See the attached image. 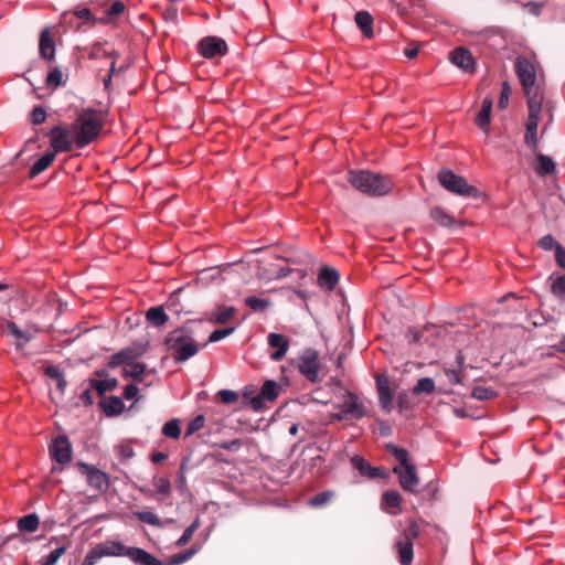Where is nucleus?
Instances as JSON below:
<instances>
[{"label": "nucleus", "instance_id": "26", "mask_svg": "<svg viewBox=\"0 0 565 565\" xmlns=\"http://www.w3.org/2000/svg\"><path fill=\"white\" fill-rule=\"evenodd\" d=\"M39 50L43 58L52 60L55 55V45L47 28L41 31Z\"/></svg>", "mask_w": 565, "mask_h": 565}, {"label": "nucleus", "instance_id": "59", "mask_svg": "<svg viewBox=\"0 0 565 565\" xmlns=\"http://www.w3.org/2000/svg\"><path fill=\"white\" fill-rule=\"evenodd\" d=\"M125 10V4L121 1H115L113 4L106 10L107 17H114L122 13Z\"/></svg>", "mask_w": 565, "mask_h": 565}, {"label": "nucleus", "instance_id": "53", "mask_svg": "<svg viewBox=\"0 0 565 565\" xmlns=\"http://www.w3.org/2000/svg\"><path fill=\"white\" fill-rule=\"evenodd\" d=\"M511 95V87L508 82H503L501 85V93L498 100V107L500 109H504L509 105V99Z\"/></svg>", "mask_w": 565, "mask_h": 565}, {"label": "nucleus", "instance_id": "2", "mask_svg": "<svg viewBox=\"0 0 565 565\" xmlns=\"http://www.w3.org/2000/svg\"><path fill=\"white\" fill-rule=\"evenodd\" d=\"M348 181L355 190L374 198L384 196L394 188L390 177L367 170H350Z\"/></svg>", "mask_w": 565, "mask_h": 565}, {"label": "nucleus", "instance_id": "25", "mask_svg": "<svg viewBox=\"0 0 565 565\" xmlns=\"http://www.w3.org/2000/svg\"><path fill=\"white\" fill-rule=\"evenodd\" d=\"M339 279L340 275L338 270L333 267L326 266L321 268L318 275V285L323 289L333 290Z\"/></svg>", "mask_w": 565, "mask_h": 565}, {"label": "nucleus", "instance_id": "30", "mask_svg": "<svg viewBox=\"0 0 565 565\" xmlns=\"http://www.w3.org/2000/svg\"><path fill=\"white\" fill-rule=\"evenodd\" d=\"M152 483L156 488V492L153 493L157 500H163L170 497L172 491V484L168 478L154 476L152 478Z\"/></svg>", "mask_w": 565, "mask_h": 565}, {"label": "nucleus", "instance_id": "34", "mask_svg": "<svg viewBox=\"0 0 565 565\" xmlns=\"http://www.w3.org/2000/svg\"><path fill=\"white\" fill-rule=\"evenodd\" d=\"M39 524H40V519H39L38 514L30 513L28 515L22 516L18 521V529L21 532L33 533L38 530Z\"/></svg>", "mask_w": 565, "mask_h": 565}, {"label": "nucleus", "instance_id": "36", "mask_svg": "<svg viewBox=\"0 0 565 565\" xmlns=\"http://www.w3.org/2000/svg\"><path fill=\"white\" fill-rule=\"evenodd\" d=\"M386 449L399 462L398 467H404L411 463L409 452L407 451V449L401 448L393 443H388L386 445Z\"/></svg>", "mask_w": 565, "mask_h": 565}, {"label": "nucleus", "instance_id": "15", "mask_svg": "<svg viewBox=\"0 0 565 565\" xmlns=\"http://www.w3.org/2000/svg\"><path fill=\"white\" fill-rule=\"evenodd\" d=\"M393 472L398 476L401 487L411 493L416 492L419 479L414 465L409 463L404 467H394Z\"/></svg>", "mask_w": 565, "mask_h": 565}, {"label": "nucleus", "instance_id": "4", "mask_svg": "<svg viewBox=\"0 0 565 565\" xmlns=\"http://www.w3.org/2000/svg\"><path fill=\"white\" fill-rule=\"evenodd\" d=\"M514 71L522 85L527 103H532L534 99L543 102V90L536 83V71L533 63L526 57L519 56L514 63Z\"/></svg>", "mask_w": 565, "mask_h": 565}, {"label": "nucleus", "instance_id": "52", "mask_svg": "<svg viewBox=\"0 0 565 565\" xmlns=\"http://www.w3.org/2000/svg\"><path fill=\"white\" fill-rule=\"evenodd\" d=\"M205 424V417L203 415L195 416L186 426L185 436H191L201 428H203Z\"/></svg>", "mask_w": 565, "mask_h": 565}, {"label": "nucleus", "instance_id": "50", "mask_svg": "<svg viewBox=\"0 0 565 565\" xmlns=\"http://www.w3.org/2000/svg\"><path fill=\"white\" fill-rule=\"evenodd\" d=\"M73 13L76 18L84 20L85 23H87L90 26L95 25L97 22V19L87 8H75Z\"/></svg>", "mask_w": 565, "mask_h": 565}, {"label": "nucleus", "instance_id": "24", "mask_svg": "<svg viewBox=\"0 0 565 565\" xmlns=\"http://www.w3.org/2000/svg\"><path fill=\"white\" fill-rule=\"evenodd\" d=\"M492 105H493L492 98L484 97L482 100L481 109L475 118L476 126L478 128H480L481 130H483L486 134L489 132Z\"/></svg>", "mask_w": 565, "mask_h": 565}, {"label": "nucleus", "instance_id": "32", "mask_svg": "<svg viewBox=\"0 0 565 565\" xmlns=\"http://www.w3.org/2000/svg\"><path fill=\"white\" fill-rule=\"evenodd\" d=\"M146 372V364L140 362H134L122 370V376L125 379H132L135 383L142 382V374Z\"/></svg>", "mask_w": 565, "mask_h": 565}, {"label": "nucleus", "instance_id": "20", "mask_svg": "<svg viewBox=\"0 0 565 565\" xmlns=\"http://www.w3.org/2000/svg\"><path fill=\"white\" fill-rule=\"evenodd\" d=\"M450 61L454 65L466 72L472 73L475 71V58L470 51L463 47L455 49L450 54Z\"/></svg>", "mask_w": 565, "mask_h": 565}, {"label": "nucleus", "instance_id": "61", "mask_svg": "<svg viewBox=\"0 0 565 565\" xmlns=\"http://www.w3.org/2000/svg\"><path fill=\"white\" fill-rule=\"evenodd\" d=\"M137 383L135 384H128L126 385V387L124 388V397L127 399V401H131L134 398H136L137 394H138V387L136 385Z\"/></svg>", "mask_w": 565, "mask_h": 565}, {"label": "nucleus", "instance_id": "14", "mask_svg": "<svg viewBox=\"0 0 565 565\" xmlns=\"http://www.w3.org/2000/svg\"><path fill=\"white\" fill-rule=\"evenodd\" d=\"M50 457L60 465H65L72 457V445L65 435L57 436L50 445Z\"/></svg>", "mask_w": 565, "mask_h": 565}, {"label": "nucleus", "instance_id": "62", "mask_svg": "<svg viewBox=\"0 0 565 565\" xmlns=\"http://www.w3.org/2000/svg\"><path fill=\"white\" fill-rule=\"evenodd\" d=\"M256 391L254 386H246L242 393L243 404L250 406V398L254 397Z\"/></svg>", "mask_w": 565, "mask_h": 565}, {"label": "nucleus", "instance_id": "21", "mask_svg": "<svg viewBox=\"0 0 565 565\" xmlns=\"http://www.w3.org/2000/svg\"><path fill=\"white\" fill-rule=\"evenodd\" d=\"M2 333L15 340L17 349H23L31 341V333L21 330L14 322L6 321L2 326Z\"/></svg>", "mask_w": 565, "mask_h": 565}, {"label": "nucleus", "instance_id": "51", "mask_svg": "<svg viewBox=\"0 0 565 565\" xmlns=\"http://www.w3.org/2000/svg\"><path fill=\"white\" fill-rule=\"evenodd\" d=\"M235 328L231 327V328H225V329H217V330H214L207 341L205 342L204 347L207 345L209 343H214V342H218L221 341L222 339L228 337L230 334H232L234 332Z\"/></svg>", "mask_w": 565, "mask_h": 565}, {"label": "nucleus", "instance_id": "41", "mask_svg": "<svg viewBox=\"0 0 565 565\" xmlns=\"http://www.w3.org/2000/svg\"><path fill=\"white\" fill-rule=\"evenodd\" d=\"M162 435L168 438L178 439L181 435L180 420L174 418L167 422L162 427Z\"/></svg>", "mask_w": 565, "mask_h": 565}, {"label": "nucleus", "instance_id": "23", "mask_svg": "<svg viewBox=\"0 0 565 565\" xmlns=\"http://www.w3.org/2000/svg\"><path fill=\"white\" fill-rule=\"evenodd\" d=\"M126 556L137 565H163L160 559L140 547H128Z\"/></svg>", "mask_w": 565, "mask_h": 565}, {"label": "nucleus", "instance_id": "42", "mask_svg": "<svg viewBox=\"0 0 565 565\" xmlns=\"http://www.w3.org/2000/svg\"><path fill=\"white\" fill-rule=\"evenodd\" d=\"M435 382L430 377H422L417 381L416 385L413 388L415 394H431L435 391Z\"/></svg>", "mask_w": 565, "mask_h": 565}, {"label": "nucleus", "instance_id": "55", "mask_svg": "<svg viewBox=\"0 0 565 565\" xmlns=\"http://www.w3.org/2000/svg\"><path fill=\"white\" fill-rule=\"evenodd\" d=\"M46 119V111L42 106H35L31 111V121L34 125H40Z\"/></svg>", "mask_w": 565, "mask_h": 565}, {"label": "nucleus", "instance_id": "48", "mask_svg": "<svg viewBox=\"0 0 565 565\" xmlns=\"http://www.w3.org/2000/svg\"><path fill=\"white\" fill-rule=\"evenodd\" d=\"M136 516L142 523H146V524H149L152 526H158V527L161 526L160 519L153 512H150V511L136 512Z\"/></svg>", "mask_w": 565, "mask_h": 565}, {"label": "nucleus", "instance_id": "11", "mask_svg": "<svg viewBox=\"0 0 565 565\" xmlns=\"http://www.w3.org/2000/svg\"><path fill=\"white\" fill-rule=\"evenodd\" d=\"M78 469L81 473L86 477L87 483L92 488L99 491L108 488L109 478L107 473L97 469L95 466L85 462H78Z\"/></svg>", "mask_w": 565, "mask_h": 565}, {"label": "nucleus", "instance_id": "39", "mask_svg": "<svg viewBox=\"0 0 565 565\" xmlns=\"http://www.w3.org/2000/svg\"><path fill=\"white\" fill-rule=\"evenodd\" d=\"M244 302L248 308H250L255 312L264 311L271 305L270 300L258 298L256 296L246 297Z\"/></svg>", "mask_w": 565, "mask_h": 565}, {"label": "nucleus", "instance_id": "47", "mask_svg": "<svg viewBox=\"0 0 565 565\" xmlns=\"http://www.w3.org/2000/svg\"><path fill=\"white\" fill-rule=\"evenodd\" d=\"M495 395L497 393L492 388L486 386H476L471 392V396L478 401H487Z\"/></svg>", "mask_w": 565, "mask_h": 565}, {"label": "nucleus", "instance_id": "27", "mask_svg": "<svg viewBox=\"0 0 565 565\" xmlns=\"http://www.w3.org/2000/svg\"><path fill=\"white\" fill-rule=\"evenodd\" d=\"M355 23L362 34L371 39L373 36V18L367 11H359L355 13Z\"/></svg>", "mask_w": 565, "mask_h": 565}, {"label": "nucleus", "instance_id": "10", "mask_svg": "<svg viewBox=\"0 0 565 565\" xmlns=\"http://www.w3.org/2000/svg\"><path fill=\"white\" fill-rule=\"evenodd\" d=\"M146 352V345L142 344H134L131 347L125 348L119 352L113 354L107 363L108 367L115 369L121 365H129L135 362V360L139 359Z\"/></svg>", "mask_w": 565, "mask_h": 565}, {"label": "nucleus", "instance_id": "22", "mask_svg": "<svg viewBox=\"0 0 565 565\" xmlns=\"http://www.w3.org/2000/svg\"><path fill=\"white\" fill-rule=\"evenodd\" d=\"M376 388L379 393V403L383 411L391 413L393 408L392 393L386 376L379 375L376 377Z\"/></svg>", "mask_w": 565, "mask_h": 565}, {"label": "nucleus", "instance_id": "64", "mask_svg": "<svg viewBox=\"0 0 565 565\" xmlns=\"http://www.w3.org/2000/svg\"><path fill=\"white\" fill-rule=\"evenodd\" d=\"M99 559L100 558L98 554L95 553L93 548H90L89 552L86 554L82 565H95Z\"/></svg>", "mask_w": 565, "mask_h": 565}, {"label": "nucleus", "instance_id": "43", "mask_svg": "<svg viewBox=\"0 0 565 565\" xmlns=\"http://www.w3.org/2000/svg\"><path fill=\"white\" fill-rule=\"evenodd\" d=\"M334 497V492L331 490L322 491L313 495L309 500V504L315 508H321L326 504H328L331 499Z\"/></svg>", "mask_w": 565, "mask_h": 565}, {"label": "nucleus", "instance_id": "3", "mask_svg": "<svg viewBox=\"0 0 565 565\" xmlns=\"http://www.w3.org/2000/svg\"><path fill=\"white\" fill-rule=\"evenodd\" d=\"M164 344L170 351L174 352L175 363L185 362L199 351L193 329L190 326H182L169 332Z\"/></svg>", "mask_w": 565, "mask_h": 565}, {"label": "nucleus", "instance_id": "8", "mask_svg": "<svg viewBox=\"0 0 565 565\" xmlns=\"http://www.w3.org/2000/svg\"><path fill=\"white\" fill-rule=\"evenodd\" d=\"M340 412L334 415L335 419L343 420L347 418L361 419L365 412L359 396L353 392H347L344 401L339 405Z\"/></svg>", "mask_w": 565, "mask_h": 565}, {"label": "nucleus", "instance_id": "58", "mask_svg": "<svg viewBox=\"0 0 565 565\" xmlns=\"http://www.w3.org/2000/svg\"><path fill=\"white\" fill-rule=\"evenodd\" d=\"M539 246L544 250H551L553 247H556V242L554 237L550 234L542 236L539 239Z\"/></svg>", "mask_w": 565, "mask_h": 565}, {"label": "nucleus", "instance_id": "40", "mask_svg": "<svg viewBox=\"0 0 565 565\" xmlns=\"http://www.w3.org/2000/svg\"><path fill=\"white\" fill-rule=\"evenodd\" d=\"M552 295L561 301H565V275L558 276L552 280Z\"/></svg>", "mask_w": 565, "mask_h": 565}, {"label": "nucleus", "instance_id": "44", "mask_svg": "<svg viewBox=\"0 0 565 565\" xmlns=\"http://www.w3.org/2000/svg\"><path fill=\"white\" fill-rule=\"evenodd\" d=\"M200 526V519L196 518L191 525H189L182 533V535L177 540L175 545L181 547L185 545L192 537L193 533Z\"/></svg>", "mask_w": 565, "mask_h": 565}, {"label": "nucleus", "instance_id": "37", "mask_svg": "<svg viewBox=\"0 0 565 565\" xmlns=\"http://www.w3.org/2000/svg\"><path fill=\"white\" fill-rule=\"evenodd\" d=\"M124 407H125L124 402L118 396H111L103 404L104 412L108 416H115V415L121 414V412L124 411Z\"/></svg>", "mask_w": 565, "mask_h": 565}, {"label": "nucleus", "instance_id": "16", "mask_svg": "<svg viewBox=\"0 0 565 565\" xmlns=\"http://www.w3.org/2000/svg\"><path fill=\"white\" fill-rule=\"evenodd\" d=\"M413 540L407 532L401 533L394 544L398 553V559L402 565H411L414 558Z\"/></svg>", "mask_w": 565, "mask_h": 565}, {"label": "nucleus", "instance_id": "57", "mask_svg": "<svg viewBox=\"0 0 565 565\" xmlns=\"http://www.w3.org/2000/svg\"><path fill=\"white\" fill-rule=\"evenodd\" d=\"M217 395L224 404H233L238 399V394L232 390H221Z\"/></svg>", "mask_w": 565, "mask_h": 565}, {"label": "nucleus", "instance_id": "9", "mask_svg": "<svg viewBox=\"0 0 565 565\" xmlns=\"http://www.w3.org/2000/svg\"><path fill=\"white\" fill-rule=\"evenodd\" d=\"M542 105H543V102H537L535 99L532 100V103H527L529 116L526 119V131H525L524 140L532 148H535L536 142H537V127H539Z\"/></svg>", "mask_w": 565, "mask_h": 565}, {"label": "nucleus", "instance_id": "5", "mask_svg": "<svg viewBox=\"0 0 565 565\" xmlns=\"http://www.w3.org/2000/svg\"><path fill=\"white\" fill-rule=\"evenodd\" d=\"M437 178L439 183L454 194L466 198H476L478 195L476 186L468 184L463 177L456 174L450 169H441Z\"/></svg>", "mask_w": 565, "mask_h": 565}, {"label": "nucleus", "instance_id": "12", "mask_svg": "<svg viewBox=\"0 0 565 565\" xmlns=\"http://www.w3.org/2000/svg\"><path fill=\"white\" fill-rule=\"evenodd\" d=\"M71 128L63 126H54L47 134L50 137V146L53 149L51 152L56 153L70 151L72 149V142L70 140Z\"/></svg>", "mask_w": 565, "mask_h": 565}, {"label": "nucleus", "instance_id": "6", "mask_svg": "<svg viewBox=\"0 0 565 565\" xmlns=\"http://www.w3.org/2000/svg\"><path fill=\"white\" fill-rule=\"evenodd\" d=\"M297 369L299 373L311 383L320 382L319 371V353L313 348H306L302 350L297 359Z\"/></svg>", "mask_w": 565, "mask_h": 565}, {"label": "nucleus", "instance_id": "31", "mask_svg": "<svg viewBox=\"0 0 565 565\" xmlns=\"http://www.w3.org/2000/svg\"><path fill=\"white\" fill-rule=\"evenodd\" d=\"M235 311L234 307L220 306L211 313L210 321L218 324L226 323L234 317Z\"/></svg>", "mask_w": 565, "mask_h": 565}, {"label": "nucleus", "instance_id": "18", "mask_svg": "<svg viewBox=\"0 0 565 565\" xmlns=\"http://www.w3.org/2000/svg\"><path fill=\"white\" fill-rule=\"evenodd\" d=\"M99 558L105 556L120 557L126 556L128 547L118 541H105L93 547Z\"/></svg>", "mask_w": 565, "mask_h": 565}, {"label": "nucleus", "instance_id": "56", "mask_svg": "<svg viewBox=\"0 0 565 565\" xmlns=\"http://www.w3.org/2000/svg\"><path fill=\"white\" fill-rule=\"evenodd\" d=\"M217 446L221 449H224L227 451H237L243 446V441L239 438L231 439V440H223V441L218 443Z\"/></svg>", "mask_w": 565, "mask_h": 565}, {"label": "nucleus", "instance_id": "54", "mask_svg": "<svg viewBox=\"0 0 565 565\" xmlns=\"http://www.w3.org/2000/svg\"><path fill=\"white\" fill-rule=\"evenodd\" d=\"M194 554H195V550H189L184 553L175 554L169 559L168 565L182 564V563L186 562L188 559H190Z\"/></svg>", "mask_w": 565, "mask_h": 565}, {"label": "nucleus", "instance_id": "13", "mask_svg": "<svg viewBox=\"0 0 565 565\" xmlns=\"http://www.w3.org/2000/svg\"><path fill=\"white\" fill-rule=\"evenodd\" d=\"M199 52L205 58L224 56L227 52V44L221 38L206 36L199 42Z\"/></svg>", "mask_w": 565, "mask_h": 565}, {"label": "nucleus", "instance_id": "17", "mask_svg": "<svg viewBox=\"0 0 565 565\" xmlns=\"http://www.w3.org/2000/svg\"><path fill=\"white\" fill-rule=\"evenodd\" d=\"M353 468L363 477L369 479L385 478L387 476L386 470L382 467H372L363 457L353 456L351 458Z\"/></svg>", "mask_w": 565, "mask_h": 565}, {"label": "nucleus", "instance_id": "49", "mask_svg": "<svg viewBox=\"0 0 565 565\" xmlns=\"http://www.w3.org/2000/svg\"><path fill=\"white\" fill-rule=\"evenodd\" d=\"M382 502L390 508L401 507V494L397 491H386L382 495Z\"/></svg>", "mask_w": 565, "mask_h": 565}, {"label": "nucleus", "instance_id": "33", "mask_svg": "<svg viewBox=\"0 0 565 565\" xmlns=\"http://www.w3.org/2000/svg\"><path fill=\"white\" fill-rule=\"evenodd\" d=\"M55 159V154L54 152H50L47 151L46 153H44L40 159H38L31 167L30 169V178H34L36 177L38 174H40L42 171H44L45 169H47L52 162L54 161Z\"/></svg>", "mask_w": 565, "mask_h": 565}, {"label": "nucleus", "instance_id": "63", "mask_svg": "<svg viewBox=\"0 0 565 565\" xmlns=\"http://www.w3.org/2000/svg\"><path fill=\"white\" fill-rule=\"evenodd\" d=\"M524 7L535 17H539L542 12V4L540 2L531 1L525 3Z\"/></svg>", "mask_w": 565, "mask_h": 565}, {"label": "nucleus", "instance_id": "60", "mask_svg": "<svg viewBox=\"0 0 565 565\" xmlns=\"http://www.w3.org/2000/svg\"><path fill=\"white\" fill-rule=\"evenodd\" d=\"M555 260L559 267L565 268V248L559 244L555 247Z\"/></svg>", "mask_w": 565, "mask_h": 565}, {"label": "nucleus", "instance_id": "28", "mask_svg": "<svg viewBox=\"0 0 565 565\" xmlns=\"http://www.w3.org/2000/svg\"><path fill=\"white\" fill-rule=\"evenodd\" d=\"M536 159L537 162L534 164V171L537 175L545 177L555 172L556 166L550 156L540 153Z\"/></svg>", "mask_w": 565, "mask_h": 565}, {"label": "nucleus", "instance_id": "1", "mask_svg": "<svg viewBox=\"0 0 565 565\" xmlns=\"http://www.w3.org/2000/svg\"><path fill=\"white\" fill-rule=\"evenodd\" d=\"M103 125V115L98 110L83 109L71 126L76 148L83 149L92 143L99 136Z\"/></svg>", "mask_w": 565, "mask_h": 565}, {"label": "nucleus", "instance_id": "45", "mask_svg": "<svg viewBox=\"0 0 565 565\" xmlns=\"http://www.w3.org/2000/svg\"><path fill=\"white\" fill-rule=\"evenodd\" d=\"M66 548V545H62L54 548L52 552H50L46 556H44L41 559V565H55L60 557L65 553Z\"/></svg>", "mask_w": 565, "mask_h": 565}, {"label": "nucleus", "instance_id": "29", "mask_svg": "<svg viewBox=\"0 0 565 565\" xmlns=\"http://www.w3.org/2000/svg\"><path fill=\"white\" fill-rule=\"evenodd\" d=\"M147 321L156 328L163 327L168 322V315L164 312L163 307H151L146 312Z\"/></svg>", "mask_w": 565, "mask_h": 565}, {"label": "nucleus", "instance_id": "46", "mask_svg": "<svg viewBox=\"0 0 565 565\" xmlns=\"http://www.w3.org/2000/svg\"><path fill=\"white\" fill-rule=\"evenodd\" d=\"M63 73L58 67L52 68L46 76V85L50 87H58L64 84Z\"/></svg>", "mask_w": 565, "mask_h": 565}, {"label": "nucleus", "instance_id": "35", "mask_svg": "<svg viewBox=\"0 0 565 565\" xmlns=\"http://www.w3.org/2000/svg\"><path fill=\"white\" fill-rule=\"evenodd\" d=\"M118 384L116 379L97 380L92 379L89 381L90 388H94L98 395H104L106 392L113 391Z\"/></svg>", "mask_w": 565, "mask_h": 565}, {"label": "nucleus", "instance_id": "7", "mask_svg": "<svg viewBox=\"0 0 565 565\" xmlns=\"http://www.w3.org/2000/svg\"><path fill=\"white\" fill-rule=\"evenodd\" d=\"M280 391L281 387L276 381L266 380L263 383L260 391L250 398L252 409L255 412L263 411L267 402L271 403L277 399Z\"/></svg>", "mask_w": 565, "mask_h": 565}, {"label": "nucleus", "instance_id": "19", "mask_svg": "<svg viewBox=\"0 0 565 565\" xmlns=\"http://www.w3.org/2000/svg\"><path fill=\"white\" fill-rule=\"evenodd\" d=\"M267 343L275 351L270 354V359L274 361H280L287 353L289 348L288 338L282 334L270 332L267 335Z\"/></svg>", "mask_w": 565, "mask_h": 565}, {"label": "nucleus", "instance_id": "38", "mask_svg": "<svg viewBox=\"0 0 565 565\" xmlns=\"http://www.w3.org/2000/svg\"><path fill=\"white\" fill-rule=\"evenodd\" d=\"M430 217L441 226H450L454 223L452 216H450L444 209L436 206L430 210Z\"/></svg>", "mask_w": 565, "mask_h": 565}]
</instances>
